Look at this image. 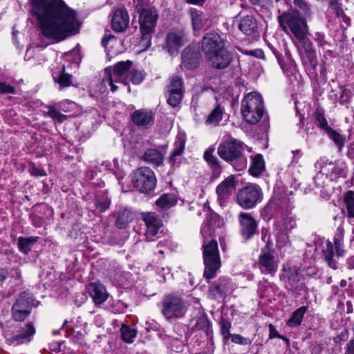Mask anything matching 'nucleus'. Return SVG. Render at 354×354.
Instances as JSON below:
<instances>
[{
	"mask_svg": "<svg viewBox=\"0 0 354 354\" xmlns=\"http://www.w3.org/2000/svg\"><path fill=\"white\" fill-rule=\"evenodd\" d=\"M89 295L95 305L103 304L108 298L109 294L105 286L100 282H93L88 286Z\"/></svg>",
	"mask_w": 354,
	"mask_h": 354,
	"instance_id": "27",
	"label": "nucleus"
},
{
	"mask_svg": "<svg viewBox=\"0 0 354 354\" xmlns=\"http://www.w3.org/2000/svg\"><path fill=\"white\" fill-rule=\"evenodd\" d=\"M303 55H304L306 59L305 62H306L308 64V67L310 68V69L309 75L314 78H317L318 76L317 72L316 71V68L317 66V59L315 50L308 52Z\"/></svg>",
	"mask_w": 354,
	"mask_h": 354,
	"instance_id": "40",
	"label": "nucleus"
},
{
	"mask_svg": "<svg viewBox=\"0 0 354 354\" xmlns=\"http://www.w3.org/2000/svg\"><path fill=\"white\" fill-rule=\"evenodd\" d=\"M259 268L264 274L274 275L277 270V264L274 261L273 252L269 245V241L266 245L261 250L258 259Z\"/></svg>",
	"mask_w": 354,
	"mask_h": 354,
	"instance_id": "14",
	"label": "nucleus"
},
{
	"mask_svg": "<svg viewBox=\"0 0 354 354\" xmlns=\"http://www.w3.org/2000/svg\"><path fill=\"white\" fill-rule=\"evenodd\" d=\"M265 169L264 160L262 155H255L250 167L249 171L253 176H259Z\"/></svg>",
	"mask_w": 354,
	"mask_h": 354,
	"instance_id": "38",
	"label": "nucleus"
},
{
	"mask_svg": "<svg viewBox=\"0 0 354 354\" xmlns=\"http://www.w3.org/2000/svg\"><path fill=\"white\" fill-rule=\"evenodd\" d=\"M240 225V234L245 240L251 239L257 233L258 223L251 214L241 212L238 216Z\"/></svg>",
	"mask_w": 354,
	"mask_h": 354,
	"instance_id": "17",
	"label": "nucleus"
},
{
	"mask_svg": "<svg viewBox=\"0 0 354 354\" xmlns=\"http://www.w3.org/2000/svg\"><path fill=\"white\" fill-rule=\"evenodd\" d=\"M344 202L346 205V215L354 220V191H347L344 194Z\"/></svg>",
	"mask_w": 354,
	"mask_h": 354,
	"instance_id": "42",
	"label": "nucleus"
},
{
	"mask_svg": "<svg viewBox=\"0 0 354 354\" xmlns=\"http://www.w3.org/2000/svg\"><path fill=\"white\" fill-rule=\"evenodd\" d=\"M111 205V199L109 198L106 192L98 194L95 200V207L100 212L106 211Z\"/></svg>",
	"mask_w": 354,
	"mask_h": 354,
	"instance_id": "39",
	"label": "nucleus"
},
{
	"mask_svg": "<svg viewBox=\"0 0 354 354\" xmlns=\"http://www.w3.org/2000/svg\"><path fill=\"white\" fill-rule=\"evenodd\" d=\"M223 224V220L217 214L209 212L201 228V234L203 237L202 245L205 266L203 276L207 279L214 278L221 266L218 243L213 237L215 230L221 227Z\"/></svg>",
	"mask_w": 354,
	"mask_h": 354,
	"instance_id": "2",
	"label": "nucleus"
},
{
	"mask_svg": "<svg viewBox=\"0 0 354 354\" xmlns=\"http://www.w3.org/2000/svg\"><path fill=\"white\" fill-rule=\"evenodd\" d=\"M283 201L280 198H271L261 212L264 220H270L272 217L284 218Z\"/></svg>",
	"mask_w": 354,
	"mask_h": 354,
	"instance_id": "21",
	"label": "nucleus"
},
{
	"mask_svg": "<svg viewBox=\"0 0 354 354\" xmlns=\"http://www.w3.org/2000/svg\"><path fill=\"white\" fill-rule=\"evenodd\" d=\"M326 132L330 135V138L338 146L339 149L341 150L344 145V140L342 136L333 129L332 131H326Z\"/></svg>",
	"mask_w": 354,
	"mask_h": 354,
	"instance_id": "57",
	"label": "nucleus"
},
{
	"mask_svg": "<svg viewBox=\"0 0 354 354\" xmlns=\"http://www.w3.org/2000/svg\"><path fill=\"white\" fill-rule=\"evenodd\" d=\"M307 310L308 306H305L297 308L292 312L291 317L286 322V325L292 328L299 326L301 324L304 316Z\"/></svg>",
	"mask_w": 354,
	"mask_h": 354,
	"instance_id": "33",
	"label": "nucleus"
},
{
	"mask_svg": "<svg viewBox=\"0 0 354 354\" xmlns=\"http://www.w3.org/2000/svg\"><path fill=\"white\" fill-rule=\"evenodd\" d=\"M145 73L136 68H131L128 73L127 80H129L133 84L138 85L142 82L145 77Z\"/></svg>",
	"mask_w": 354,
	"mask_h": 354,
	"instance_id": "46",
	"label": "nucleus"
},
{
	"mask_svg": "<svg viewBox=\"0 0 354 354\" xmlns=\"http://www.w3.org/2000/svg\"><path fill=\"white\" fill-rule=\"evenodd\" d=\"M238 27L243 34L250 36L257 30V23L252 16L246 15L241 18Z\"/></svg>",
	"mask_w": 354,
	"mask_h": 354,
	"instance_id": "30",
	"label": "nucleus"
},
{
	"mask_svg": "<svg viewBox=\"0 0 354 354\" xmlns=\"http://www.w3.org/2000/svg\"><path fill=\"white\" fill-rule=\"evenodd\" d=\"M47 115L53 120H56L58 123H62L67 118V115L60 113L59 109L55 105H49L47 106Z\"/></svg>",
	"mask_w": 354,
	"mask_h": 354,
	"instance_id": "47",
	"label": "nucleus"
},
{
	"mask_svg": "<svg viewBox=\"0 0 354 354\" xmlns=\"http://www.w3.org/2000/svg\"><path fill=\"white\" fill-rule=\"evenodd\" d=\"M35 333V329L32 323H27L19 330L12 333H7L6 341L9 345L18 346L30 342Z\"/></svg>",
	"mask_w": 354,
	"mask_h": 354,
	"instance_id": "15",
	"label": "nucleus"
},
{
	"mask_svg": "<svg viewBox=\"0 0 354 354\" xmlns=\"http://www.w3.org/2000/svg\"><path fill=\"white\" fill-rule=\"evenodd\" d=\"M314 117L317 127L326 131H332V128L328 126V122L324 116V112L322 109H317L314 112Z\"/></svg>",
	"mask_w": 354,
	"mask_h": 354,
	"instance_id": "44",
	"label": "nucleus"
},
{
	"mask_svg": "<svg viewBox=\"0 0 354 354\" xmlns=\"http://www.w3.org/2000/svg\"><path fill=\"white\" fill-rule=\"evenodd\" d=\"M214 151L215 149L213 147L207 149L204 152L203 158L211 169L212 176L218 178L222 172V165L221 161L214 155Z\"/></svg>",
	"mask_w": 354,
	"mask_h": 354,
	"instance_id": "26",
	"label": "nucleus"
},
{
	"mask_svg": "<svg viewBox=\"0 0 354 354\" xmlns=\"http://www.w3.org/2000/svg\"><path fill=\"white\" fill-rule=\"evenodd\" d=\"M132 66L133 62L130 60H127L125 62H119L113 66L106 68L104 69L102 83L105 86L109 85L112 92L116 91L118 86H115V83L123 82L124 84H127L128 73L132 68Z\"/></svg>",
	"mask_w": 354,
	"mask_h": 354,
	"instance_id": "6",
	"label": "nucleus"
},
{
	"mask_svg": "<svg viewBox=\"0 0 354 354\" xmlns=\"http://www.w3.org/2000/svg\"><path fill=\"white\" fill-rule=\"evenodd\" d=\"M129 24V16L125 8H118L115 10L111 19V27L118 32H124Z\"/></svg>",
	"mask_w": 354,
	"mask_h": 354,
	"instance_id": "25",
	"label": "nucleus"
},
{
	"mask_svg": "<svg viewBox=\"0 0 354 354\" xmlns=\"http://www.w3.org/2000/svg\"><path fill=\"white\" fill-rule=\"evenodd\" d=\"M131 182L133 187L139 192L145 194L152 192L156 185L154 172L147 167L137 169L132 174Z\"/></svg>",
	"mask_w": 354,
	"mask_h": 354,
	"instance_id": "9",
	"label": "nucleus"
},
{
	"mask_svg": "<svg viewBox=\"0 0 354 354\" xmlns=\"http://www.w3.org/2000/svg\"><path fill=\"white\" fill-rule=\"evenodd\" d=\"M167 103L172 107H176L183 97V92H168Z\"/></svg>",
	"mask_w": 354,
	"mask_h": 354,
	"instance_id": "52",
	"label": "nucleus"
},
{
	"mask_svg": "<svg viewBox=\"0 0 354 354\" xmlns=\"http://www.w3.org/2000/svg\"><path fill=\"white\" fill-rule=\"evenodd\" d=\"M132 219L133 215L130 210L126 208L120 209L118 213L115 226L119 229H124L128 226Z\"/></svg>",
	"mask_w": 354,
	"mask_h": 354,
	"instance_id": "34",
	"label": "nucleus"
},
{
	"mask_svg": "<svg viewBox=\"0 0 354 354\" xmlns=\"http://www.w3.org/2000/svg\"><path fill=\"white\" fill-rule=\"evenodd\" d=\"M308 33V32H304L303 35L299 37H295V41H294V42L297 44L301 54H304L315 50L313 46V43L307 37Z\"/></svg>",
	"mask_w": 354,
	"mask_h": 354,
	"instance_id": "35",
	"label": "nucleus"
},
{
	"mask_svg": "<svg viewBox=\"0 0 354 354\" xmlns=\"http://www.w3.org/2000/svg\"><path fill=\"white\" fill-rule=\"evenodd\" d=\"M16 93L15 88L6 82H0V94H15Z\"/></svg>",
	"mask_w": 354,
	"mask_h": 354,
	"instance_id": "59",
	"label": "nucleus"
},
{
	"mask_svg": "<svg viewBox=\"0 0 354 354\" xmlns=\"http://www.w3.org/2000/svg\"><path fill=\"white\" fill-rule=\"evenodd\" d=\"M328 12L334 14L339 19L344 14L343 9L336 0H332L330 1Z\"/></svg>",
	"mask_w": 354,
	"mask_h": 354,
	"instance_id": "53",
	"label": "nucleus"
},
{
	"mask_svg": "<svg viewBox=\"0 0 354 354\" xmlns=\"http://www.w3.org/2000/svg\"><path fill=\"white\" fill-rule=\"evenodd\" d=\"M167 92H183V80L180 76L174 75L171 77Z\"/></svg>",
	"mask_w": 354,
	"mask_h": 354,
	"instance_id": "48",
	"label": "nucleus"
},
{
	"mask_svg": "<svg viewBox=\"0 0 354 354\" xmlns=\"http://www.w3.org/2000/svg\"><path fill=\"white\" fill-rule=\"evenodd\" d=\"M120 330L122 339L124 342L127 343H131L133 342V339L137 335V332L135 329L130 328L129 326L123 325Z\"/></svg>",
	"mask_w": 354,
	"mask_h": 354,
	"instance_id": "50",
	"label": "nucleus"
},
{
	"mask_svg": "<svg viewBox=\"0 0 354 354\" xmlns=\"http://www.w3.org/2000/svg\"><path fill=\"white\" fill-rule=\"evenodd\" d=\"M28 171L32 176L39 177L45 176L46 173L44 169L39 166H37L35 163L30 162L28 164Z\"/></svg>",
	"mask_w": 354,
	"mask_h": 354,
	"instance_id": "56",
	"label": "nucleus"
},
{
	"mask_svg": "<svg viewBox=\"0 0 354 354\" xmlns=\"http://www.w3.org/2000/svg\"><path fill=\"white\" fill-rule=\"evenodd\" d=\"M223 109L220 104H217L216 106L211 111L207 116L205 123L208 125H217L223 118Z\"/></svg>",
	"mask_w": 354,
	"mask_h": 354,
	"instance_id": "41",
	"label": "nucleus"
},
{
	"mask_svg": "<svg viewBox=\"0 0 354 354\" xmlns=\"http://www.w3.org/2000/svg\"><path fill=\"white\" fill-rule=\"evenodd\" d=\"M38 240L39 237L35 236L29 237L20 236L18 238V248L24 254H28L31 250L32 245L37 242Z\"/></svg>",
	"mask_w": 354,
	"mask_h": 354,
	"instance_id": "36",
	"label": "nucleus"
},
{
	"mask_svg": "<svg viewBox=\"0 0 354 354\" xmlns=\"http://www.w3.org/2000/svg\"><path fill=\"white\" fill-rule=\"evenodd\" d=\"M64 66L62 67V72L59 75L53 73V80L58 83L61 88L68 87L72 84V76L64 73Z\"/></svg>",
	"mask_w": 354,
	"mask_h": 354,
	"instance_id": "43",
	"label": "nucleus"
},
{
	"mask_svg": "<svg viewBox=\"0 0 354 354\" xmlns=\"http://www.w3.org/2000/svg\"><path fill=\"white\" fill-rule=\"evenodd\" d=\"M136 10H137L138 13H140L142 10H147L149 8H147V0H134L133 1Z\"/></svg>",
	"mask_w": 354,
	"mask_h": 354,
	"instance_id": "64",
	"label": "nucleus"
},
{
	"mask_svg": "<svg viewBox=\"0 0 354 354\" xmlns=\"http://www.w3.org/2000/svg\"><path fill=\"white\" fill-rule=\"evenodd\" d=\"M143 160L149 164L160 166L163 162V156L156 149H147L142 156Z\"/></svg>",
	"mask_w": 354,
	"mask_h": 354,
	"instance_id": "32",
	"label": "nucleus"
},
{
	"mask_svg": "<svg viewBox=\"0 0 354 354\" xmlns=\"http://www.w3.org/2000/svg\"><path fill=\"white\" fill-rule=\"evenodd\" d=\"M205 61L215 69L223 70L227 68L233 61V54L226 48L209 56Z\"/></svg>",
	"mask_w": 354,
	"mask_h": 354,
	"instance_id": "19",
	"label": "nucleus"
},
{
	"mask_svg": "<svg viewBox=\"0 0 354 354\" xmlns=\"http://www.w3.org/2000/svg\"><path fill=\"white\" fill-rule=\"evenodd\" d=\"M161 313L165 318L171 322L183 317L187 312L184 299L177 293H169L164 296L161 301Z\"/></svg>",
	"mask_w": 354,
	"mask_h": 354,
	"instance_id": "5",
	"label": "nucleus"
},
{
	"mask_svg": "<svg viewBox=\"0 0 354 354\" xmlns=\"http://www.w3.org/2000/svg\"><path fill=\"white\" fill-rule=\"evenodd\" d=\"M189 14L192 19V25L195 34L198 33L204 25L205 17L203 12L191 8Z\"/></svg>",
	"mask_w": 354,
	"mask_h": 354,
	"instance_id": "31",
	"label": "nucleus"
},
{
	"mask_svg": "<svg viewBox=\"0 0 354 354\" xmlns=\"http://www.w3.org/2000/svg\"><path fill=\"white\" fill-rule=\"evenodd\" d=\"M314 39L317 43L318 47L323 48L324 46L328 44V42L325 39V35L324 33L317 32L315 34Z\"/></svg>",
	"mask_w": 354,
	"mask_h": 354,
	"instance_id": "63",
	"label": "nucleus"
},
{
	"mask_svg": "<svg viewBox=\"0 0 354 354\" xmlns=\"http://www.w3.org/2000/svg\"><path fill=\"white\" fill-rule=\"evenodd\" d=\"M158 14L155 8L151 7L139 13V24L141 32V45L145 48L151 46L152 35L156 26Z\"/></svg>",
	"mask_w": 354,
	"mask_h": 354,
	"instance_id": "8",
	"label": "nucleus"
},
{
	"mask_svg": "<svg viewBox=\"0 0 354 354\" xmlns=\"http://www.w3.org/2000/svg\"><path fill=\"white\" fill-rule=\"evenodd\" d=\"M155 112L151 109H140L131 115L133 123L139 127H149L154 122Z\"/></svg>",
	"mask_w": 354,
	"mask_h": 354,
	"instance_id": "23",
	"label": "nucleus"
},
{
	"mask_svg": "<svg viewBox=\"0 0 354 354\" xmlns=\"http://www.w3.org/2000/svg\"><path fill=\"white\" fill-rule=\"evenodd\" d=\"M181 57L182 64L189 70H194L198 68L201 59L199 50L189 46L183 50Z\"/></svg>",
	"mask_w": 354,
	"mask_h": 354,
	"instance_id": "24",
	"label": "nucleus"
},
{
	"mask_svg": "<svg viewBox=\"0 0 354 354\" xmlns=\"http://www.w3.org/2000/svg\"><path fill=\"white\" fill-rule=\"evenodd\" d=\"M262 192L257 185H249L241 189L236 195L237 203L245 209L254 207L262 200Z\"/></svg>",
	"mask_w": 354,
	"mask_h": 354,
	"instance_id": "10",
	"label": "nucleus"
},
{
	"mask_svg": "<svg viewBox=\"0 0 354 354\" xmlns=\"http://www.w3.org/2000/svg\"><path fill=\"white\" fill-rule=\"evenodd\" d=\"M187 39V33L184 29H175L171 30L167 37L166 48L168 52L173 54L184 45Z\"/></svg>",
	"mask_w": 354,
	"mask_h": 354,
	"instance_id": "22",
	"label": "nucleus"
},
{
	"mask_svg": "<svg viewBox=\"0 0 354 354\" xmlns=\"http://www.w3.org/2000/svg\"><path fill=\"white\" fill-rule=\"evenodd\" d=\"M270 289V286H267L263 283H260L258 287V292L259 296L262 298L270 297L271 296Z\"/></svg>",
	"mask_w": 354,
	"mask_h": 354,
	"instance_id": "60",
	"label": "nucleus"
},
{
	"mask_svg": "<svg viewBox=\"0 0 354 354\" xmlns=\"http://www.w3.org/2000/svg\"><path fill=\"white\" fill-rule=\"evenodd\" d=\"M217 153L237 171H242L247 167L243 144L234 138H224L218 147Z\"/></svg>",
	"mask_w": 354,
	"mask_h": 354,
	"instance_id": "3",
	"label": "nucleus"
},
{
	"mask_svg": "<svg viewBox=\"0 0 354 354\" xmlns=\"http://www.w3.org/2000/svg\"><path fill=\"white\" fill-rule=\"evenodd\" d=\"M351 97V92L348 89L343 88L339 96V102L342 104H347Z\"/></svg>",
	"mask_w": 354,
	"mask_h": 354,
	"instance_id": "62",
	"label": "nucleus"
},
{
	"mask_svg": "<svg viewBox=\"0 0 354 354\" xmlns=\"http://www.w3.org/2000/svg\"><path fill=\"white\" fill-rule=\"evenodd\" d=\"M221 333L223 336V339H229L232 334L230 333L231 323L226 319L221 317L219 322Z\"/></svg>",
	"mask_w": 354,
	"mask_h": 354,
	"instance_id": "51",
	"label": "nucleus"
},
{
	"mask_svg": "<svg viewBox=\"0 0 354 354\" xmlns=\"http://www.w3.org/2000/svg\"><path fill=\"white\" fill-rule=\"evenodd\" d=\"M59 110L68 112L74 109L75 104L69 100H65L55 104Z\"/></svg>",
	"mask_w": 354,
	"mask_h": 354,
	"instance_id": "58",
	"label": "nucleus"
},
{
	"mask_svg": "<svg viewBox=\"0 0 354 354\" xmlns=\"http://www.w3.org/2000/svg\"><path fill=\"white\" fill-rule=\"evenodd\" d=\"M285 223L283 224L284 230H290L297 226L296 218L295 216H288L284 218Z\"/></svg>",
	"mask_w": 354,
	"mask_h": 354,
	"instance_id": "61",
	"label": "nucleus"
},
{
	"mask_svg": "<svg viewBox=\"0 0 354 354\" xmlns=\"http://www.w3.org/2000/svg\"><path fill=\"white\" fill-rule=\"evenodd\" d=\"M279 221H276L274 224V231H275V236H276V240L277 244L280 246H284L286 245L289 240H288V235L286 230H284V229H282L279 227L277 225V223Z\"/></svg>",
	"mask_w": 354,
	"mask_h": 354,
	"instance_id": "45",
	"label": "nucleus"
},
{
	"mask_svg": "<svg viewBox=\"0 0 354 354\" xmlns=\"http://www.w3.org/2000/svg\"><path fill=\"white\" fill-rule=\"evenodd\" d=\"M142 218L147 227L146 238L149 241H153L152 237L158 235L160 228L162 226V221L154 212L142 213Z\"/></svg>",
	"mask_w": 354,
	"mask_h": 354,
	"instance_id": "20",
	"label": "nucleus"
},
{
	"mask_svg": "<svg viewBox=\"0 0 354 354\" xmlns=\"http://www.w3.org/2000/svg\"><path fill=\"white\" fill-rule=\"evenodd\" d=\"M316 169L323 175H326L330 180H335L344 174L342 167L326 157H321L315 164Z\"/></svg>",
	"mask_w": 354,
	"mask_h": 354,
	"instance_id": "16",
	"label": "nucleus"
},
{
	"mask_svg": "<svg viewBox=\"0 0 354 354\" xmlns=\"http://www.w3.org/2000/svg\"><path fill=\"white\" fill-rule=\"evenodd\" d=\"M333 241V244L328 240L326 242V245L322 250V253L328 266L335 270L337 268V262L335 257L339 258L342 257L344 254V250L341 238L335 236Z\"/></svg>",
	"mask_w": 354,
	"mask_h": 354,
	"instance_id": "12",
	"label": "nucleus"
},
{
	"mask_svg": "<svg viewBox=\"0 0 354 354\" xmlns=\"http://www.w3.org/2000/svg\"><path fill=\"white\" fill-rule=\"evenodd\" d=\"M280 26L287 33H291L294 37H299L304 32H308L306 21L298 12L289 10L278 16Z\"/></svg>",
	"mask_w": 354,
	"mask_h": 354,
	"instance_id": "7",
	"label": "nucleus"
},
{
	"mask_svg": "<svg viewBox=\"0 0 354 354\" xmlns=\"http://www.w3.org/2000/svg\"><path fill=\"white\" fill-rule=\"evenodd\" d=\"M177 198L174 194H163L156 201L158 207L169 209L177 203Z\"/></svg>",
	"mask_w": 354,
	"mask_h": 354,
	"instance_id": "37",
	"label": "nucleus"
},
{
	"mask_svg": "<svg viewBox=\"0 0 354 354\" xmlns=\"http://www.w3.org/2000/svg\"><path fill=\"white\" fill-rule=\"evenodd\" d=\"M234 177L231 176L221 182L216 187V194L219 200L225 199L235 190Z\"/></svg>",
	"mask_w": 354,
	"mask_h": 354,
	"instance_id": "29",
	"label": "nucleus"
},
{
	"mask_svg": "<svg viewBox=\"0 0 354 354\" xmlns=\"http://www.w3.org/2000/svg\"><path fill=\"white\" fill-rule=\"evenodd\" d=\"M44 36L60 41L74 34L75 13L62 0H30Z\"/></svg>",
	"mask_w": 354,
	"mask_h": 354,
	"instance_id": "1",
	"label": "nucleus"
},
{
	"mask_svg": "<svg viewBox=\"0 0 354 354\" xmlns=\"http://www.w3.org/2000/svg\"><path fill=\"white\" fill-rule=\"evenodd\" d=\"M195 327L197 329L205 331L207 335L212 334L211 323L206 315H202L197 319Z\"/></svg>",
	"mask_w": 354,
	"mask_h": 354,
	"instance_id": "49",
	"label": "nucleus"
},
{
	"mask_svg": "<svg viewBox=\"0 0 354 354\" xmlns=\"http://www.w3.org/2000/svg\"><path fill=\"white\" fill-rule=\"evenodd\" d=\"M224 48H225V43L218 33L209 32L203 36L201 43V49L205 55V59H207Z\"/></svg>",
	"mask_w": 354,
	"mask_h": 354,
	"instance_id": "13",
	"label": "nucleus"
},
{
	"mask_svg": "<svg viewBox=\"0 0 354 354\" xmlns=\"http://www.w3.org/2000/svg\"><path fill=\"white\" fill-rule=\"evenodd\" d=\"M185 148V139L183 137H178L174 142V149L169 158V162L173 167L180 166Z\"/></svg>",
	"mask_w": 354,
	"mask_h": 354,
	"instance_id": "28",
	"label": "nucleus"
},
{
	"mask_svg": "<svg viewBox=\"0 0 354 354\" xmlns=\"http://www.w3.org/2000/svg\"><path fill=\"white\" fill-rule=\"evenodd\" d=\"M33 304L32 297L27 292H21L12 307V316L15 321L22 322L30 314Z\"/></svg>",
	"mask_w": 354,
	"mask_h": 354,
	"instance_id": "11",
	"label": "nucleus"
},
{
	"mask_svg": "<svg viewBox=\"0 0 354 354\" xmlns=\"http://www.w3.org/2000/svg\"><path fill=\"white\" fill-rule=\"evenodd\" d=\"M230 338L233 343L242 346L250 345L252 342V339L243 337L240 334H232Z\"/></svg>",
	"mask_w": 354,
	"mask_h": 354,
	"instance_id": "55",
	"label": "nucleus"
},
{
	"mask_svg": "<svg viewBox=\"0 0 354 354\" xmlns=\"http://www.w3.org/2000/svg\"><path fill=\"white\" fill-rule=\"evenodd\" d=\"M282 277L286 279L285 287L287 290L299 292L304 288L305 284L302 281V276L299 274L295 267L284 268L281 278Z\"/></svg>",
	"mask_w": 354,
	"mask_h": 354,
	"instance_id": "18",
	"label": "nucleus"
},
{
	"mask_svg": "<svg viewBox=\"0 0 354 354\" xmlns=\"http://www.w3.org/2000/svg\"><path fill=\"white\" fill-rule=\"evenodd\" d=\"M111 310L115 314L124 313L128 308V305L121 300H115L111 306Z\"/></svg>",
	"mask_w": 354,
	"mask_h": 354,
	"instance_id": "54",
	"label": "nucleus"
},
{
	"mask_svg": "<svg viewBox=\"0 0 354 354\" xmlns=\"http://www.w3.org/2000/svg\"><path fill=\"white\" fill-rule=\"evenodd\" d=\"M241 111L247 122H259L266 112L261 95L256 92L247 94L241 101Z\"/></svg>",
	"mask_w": 354,
	"mask_h": 354,
	"instance_id": "4",
	"label": "nucleus"
}]
</instances>
